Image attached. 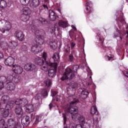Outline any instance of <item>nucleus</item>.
I'll return each instance as SVG.
<instances>
[{
    "mask_svg": "<svg viewBox=\"0 0 128 128\" xmlns=\"http://www.w3.org/2000/svg\"><path fill=\"white\" fill-rule=\"evenodd\" d=\"M58 10L60 14H62V10L60 8H58Z\"/></svg>",
    "mask_w": 128,
    "mask_h": 128,
    "instance_id": "nucleus-58",
    "label": "nucleus"
},
{
    "mask_svg": "<svg viewBox=\"0 0 128 128\" xmlns=\"http://www.w3.org/2000/svg\"><path fill=\"white\" fill-rule=\"evenodd\" d=\"M30 16L23 14H22L20 16V19L21 20H22V22H25L30 20Z\"/></svg>",
    "mask_w": 128,
    "mask_h": 128,
    "instance_id": "nucleus-34",
    "label": "nucleus"
},
{
    "mask_svg": "<svg viewBox=\"0 0 128 128\" xmlns=\"http://www.w3.org/2000/svg\"><path fill=\"white\" fill-rule=\"evenodd\" d=\"M76 46V43L74 42H72L70 44V48L71 50H74Z\"/></svg>",
    "mask_w": 128,
    "mask_h": 128,
    "instance_id": "nucleus-52",
    "label": "nucleus"
},
{
    "mask_svg": "<svg viewBox=\"0 0 128 128\" xmlns=\"http://www.w3.org/2000/svg\"><path fill=\"white\" fill-rule=\"evenodd\" d=\"M107 58H108V60H112V56H106Z\"/></svg>",
    "mask_w": 128,
    "mask_h": 128,
    "instance_id": "nucleus-57",
    "label": "nucleus"
},
{
    "mask_svg": "<svg viewBox=\"0 0 128 128\" xmlns=\"http://www.w3.org/2000/svg\"><path fill=\"white\" fill-rule=\"evenodd\" d=\"M2 58H4V53L2 52H0V60Z\"/></svg>",
    "mask_w": 128,
    "mask_h": 128,
    "instance_id": "nucleus-53",
    "label": "nucleus"
},
{
    "mask_svg": "<svg viewBox=\"0 0 128 128\" xmlns=\"http://www.w3.org/2000/svg\"><path fill=\"white\" fill-rule=\"evenodd\" d=\"M50 110H52V104H49Z\"/></svg>",
    "mask_w": 128,
    "mask_h": 128,
    "instance_id": "nucleus-59",
    "label": "nucleus"
},
{
    "mask_svg": "<svg viewBox=\"0 0 128 128\" xmlns=\"http://www.w3.org/2000/svg\"><path fill=\"white\" fill-rule=\"evenodd\" d=\"M12 70L17 74H20L24 72V69L18 65H13Z\"/></svg>",
    "mask_w": 128,
    "mask_h": 128,
    "instance_id": "nucleus-20",
    "label": "nucleus"
},
{
    "mask_svg": "<svg viewBox=\"0 0 128 128\" xmlns=\"http://www.w3.org/2000/svg\"><path fill=\"white\" fill-rule=\"evenodd\" d=\"M72 28L74 30V32H76V28L74 27V26H72Z\"/></svg>",
    "mask_w": 128,
    "mask_h": 128,
    "instance_id": "nucleus-56",
    "label": "nucleus"
},
{
    "mask_svg": "<svg viewBox=\"0 0 128 128\" xmlns=\"http://www.w3.org/2000/svg\"><path fill=\"white\" fill-rule=\"evenodd\" d=\"M14 102H9L6 104L5 108H0L2 104L0 102V118L2 116L3 118H8L10 114V110L14 108Z\"/></svg>",
    "mask_w": 128,
    "mask_h": 128,
    "instance_id": "nucleus-6",
    "label": "nucleus"
},
{
    "mask_svg": "<svg viewBox=\"0 0 128 128\" xmlns=\"http://www.w3.org/2000/svg\"><path fill=\"white\" fill-rule=\"evenodd\" d=\"M30 48L32 52H33V54H38V52H42V48L34 43L30 44Z\"/></svg>",
    "mask_w": 128,
    "mask_h": 128,
    "instance_id": "nucleus-13",
    "label": "nucleus"
},
{
    "mask_svg": "<svg viewBox=\"0 0 128 128\" xmlns=\"http://www.w3.org/2000/svg\"><path fill=\"white\" fill-rule=\"evenodd\" d=\"M46 58H48V54L46 52H43L42 57H36L34 60V62L38 66H44L45 62L46 61Z\"/></svg>",
    "mask_w": 128,
    "mask_h": 128,
    "instance_id": "nucleus-10",
    "label": "nucleus"
},
{
    "mask_svg": "<svg viewBox=\"0 0 128 128\" xmlns=\"http://www.w3.org/2000/svg\"><path fill=\"white\" fill-rule=\"evenodd\" d=\"M71 54L74 56L75 58H78L80 56V53H78V51L72 50Z\"/></svg>",
    "mask_w": 128,
    "mask_h": 128,
    "instance_id": "nucleus-47",
    "label": "nucleus"
},
{
    "mask_svg": "<svg viewBox=\"0 0 128 128\" xmlns=\"http://www.w3.org/2000/svg\"><path fill=\"white\" fill-rule=\"evenodd\" d=\"M8 46L9 48H10L11 50H14V48L18 46V42H16V41H12L9 42Z\"/></svg>",
    "mask_w": 128,
    "mask_h": 128,
    "instance_id": "nucleus-33",
    "label": "nucleus"
},
{
    "mask_svg": "<svg viewBox=\"0 0 128 128\" xmlns=\"http://www.w3.org/2000/svg\"><path fill=\"white\" fill-rule=\"evenodd\" d=\"M87 122H86V119L82 116H80L78 118L79 122L82 126H84V128H90L91 126H94L96 124H98V120H96L94 118V116H87L86 118Z\"/></svg>",
    "mask_w": 128,
    "mask_h": 128,
    "instance_id": "nucleus-4",
    "label": "nucleus"
},
{
    "mask_svg": "<svg viewBox=\"0 0 128 128\" xmlns=\"http://www.w3.org/2000/svg\"><path fill=\"white\" fill-rule=\"evenodd\" d=\"M46 62H50V61L46 60L45 62V64L44 63L43 65L40 66H41V70H44V72H46L48 70V66H50L46 64Z\"/></svg>",
    "mask_w": 128,
    "mask_h": 128,
    "instance_id": "nucleus-43",
    "label": "nucleus"
},
{
    "mask_svg": "<svg viewBox=\"0 0 128 128\" xmlns=\"http://www.w3.org/2000/svg\"><path fill=\"white\" fill-rule=\"evenodd\" d=\"M78 88H80V85L77 82H72L69 86V88L73 92H76Z\"/></svg>",
    "mask_w": 128,
    "mask_h": 128,
    "instance_id": "nucleus-29",
    "label": "nucleus"
},
{
    "mask_svg": "<svg viewBox=\"0 0 128 128\" xmlns=\"http://www.w3.org/2000/svg\"><path fill=\"white\" fill-rule=\"evenodd\" d=\"M22 107L18 105L15 108V114H18V116H22V114H24V110H22Z\"/></svg>",
    "mask_w": 128,
    "mask_h": 128,
    "instance_id": "nucleus-27",
    "label": "nucleus"
},
{
    "mask_svg": "<svg viewBox=\"0 0 128 128\" xmlns=\"http://www.w3.org/2000/svg\"><path fill=\"white\" fill-rule=\"evenodd\" d=\"M15 82L18 84L20 82V80L16 78V74H8L7 78H6V82Z\"/></svg>",
    "mask_w": 128,
    "mask_h": 128,
    "instance_id": "nucleus-15",
    "label": "nucleus"
},
{
    "mask_svg": "<svg viewBox=\"0 0 128 128\" xmlns=\"http://www.w3.org/2000/svg\"><path fill=\"white\" fill-rule=\"evenodd\" d=\"M58 24L60 26V28H66L68 26V23L66 21H64L62 20H59Z\"/></svg>",
    "mask_w": 128,
    "mask_h": 128,
    "instance_id": "nucleus-31",
    "label": "nucleus"
},
{
    "mask_svg": "<svg viewBox=\"0 0 128 128\" xmlns=\"http://www.w3.org/2000/svg\"><path fill=\"white\" fill-rule=\"evenodd\" d=\"M57 94L58 93L54 91V92H52V93L51 94V96H56Z\"/></svg>",
    "mask_w": 128,
    "mask_h": 128,
    "instance_id": "nucleus-54",
    "label": "nucleus"
},
{
    "mask_svg": "<svg viewBox=\"0 0 128 128\" xmlns=\"http://www.w3.org/2000/svg\"><path fill=\"white\" fill-rule=\"evenodd\" d=\"M120 12H122V9H120Z\"/></svg>",
    "mask_w": 128,
    "mask_h": 128,
    "instance_id": "nucleus-63",
    "label": "nucleus"
},
{
    "mask_svg": "<svg viewBox=\"0 0 128 128\" xmlns=\"http://www.w3.org/2000/svg\"><path fill=\"white\" fill-rule=\"evenodd\" d=\"M50 30L52 34L54 32V34H56V32H58V28H56L55 26H53L50 29Z\"/></svg>",
    "mask_w": 128,
    "mask_h": 128,
    "instance_id": "nucleus-44",
    "label": "nucleus"
},
{
    "mask_svg": "<svg viewBox=\"0 0 128 128\" xmlns=\"http://www.w3.org/2000/svg\"><path fill=\"white\" fill-rule=\"evenodd\" d=\"M33 32H35V34L36 36V38L35 39V42L38 44H44V36H46V33L44 32V30L42 29L35 30Z\"/></svg>",
    "mask_w": 128,
    "mask_h": 128,
    "instance_id": "nucleus-7",
    "label": "nucleus"
},
{
    "mask_svg": "<svg viewBox=\"0 0 128 128\" xmlns=\"http://www.w3.org/2000/svg\"><path fill=\"white\" fill-rule=\"evenodd\" d=\"M64 52H66V54H68V52H70V46H65Z\"/></svg>",
    "mask_w": 128,
    "mask_h": 128,
    "instance_id": "nucleus-49",
    "label": "nucleus"
},
{
    "mask_svg": "<svg viewBox=\"0 0 128 128\" xmlns=\"http://www.w3.org/2000/svg\"><path fill=\"white\" fill-rule=\"evenodd\" d=\"M90 114H96V116H98V108H96V106H92Z\"/></svg>",
    "mask_w": 128,
    "mask_h": 128,
    "instance_id": "nucleus-36",
    "label": "nucleus"
},
{
    "mask_svg": "<svg viewBox=\"0 0 128 128\" xmlns=\"http://www.w3.org/2000/svg\"><path fill=\"white\" fill-rule=\"evenodd\" d=\"M93 84L92 76H90L89 79L88 80H86L84 82H82L81 86H84V88H92Z\"/></svg>",
    "mask_w": 128,
    "mask_h": 128,
    "instance_id": "nucleus-18",
    "label": "nucleus"
},
{
    "mask_svg": "<svg viewBox=\"0 0 128 128\" xmlns=\"http://www.w3.org/2000/svg\"><path fill=\"white\" fill-rule=\"evenodd\" d=\"M4 82H6V77L4 76H0V90H2V88H4Z\"/></svg>",
    "mask_w": 128,
    "mask_h": 128,
    "instance_id": "nucleus-28",
    "label": "nucleus"
},
{
    "mask_svg": "<svg viewBox=\"0 0 128 128\" xmlns=\"http://www.w3.org/2000/svg\"><path fill=\"white\" fill-rule=\"evenodd\" d=\"M0 44H2V36H0Z\"/></svg>",
    "mask_w": 128,
    "mask_h": 128,
    "instance_id": "nucleus-60",
    "label": "nucleus"
},
{
    "mask_svg": "<svg viewBox=\"0 0 128 128\" xmlns=\"http://www.w3.org/2000/svg\"><path fill=\"white\" fill-rule=\"evenodd\" d=\"M22 14H26V16H30L32 14V11L28 7H24L22 9Z\"/></svg>",
    "mask_w": 128,
    "mask_h": 128,
    "instance_id": "nucleus-35",
    "label": "nucleus"
},
{
    "mask_svg": "<svg viewBox=\"0 0 128 128\" xmlns=\"http://www.w3.org/2000/svg\"><path fill=\"white\" fill-rule=\"evenodd\" d=\"M62 118L64 120V126H66V114H62Z\"/></svg>",
    "mask_w": 128,
    "mask_h": 128,
    "instance_id": "nucleus-51",
    "label": "nucleus"
},
{
    "mask_svg": "<svg viewBox=\"0 0 128 128\" xmlns=\"http://www.w3.org/2000/svg\"><path fill=\"white\" fill-rule=\"evenodd\" d=\"M85 8L86 9L84 12L86 14H88V12H90L94 10V8H92V2L90 0L87 1L85 5Z\"/></svg>",
    "mask_w": 128,
    "mask_h": 128,
    "instance_id": "nucleus-16",
    "label": "nucleus"
},
{
    "mask_svg": "<svg viewBox=\"0 0 128 128\" xmlns=\"http://www.w3.org/2000/svg\"><path fill=\"white\" fill-rule=\"evenodd\" d=\"M96 38V44L98 46H104V39L102 38V34L100 32L97 34Z\"/></svg>",
    "mask_w": 128,
    "mask_h": 128,
    "instance_id": "nucleus-23",
    "label": "nucleus"
},
{
    "mask_svg": "<svg viewBox=\"0 0 128 128\" xmlns=\"http://www.w3.org/2000/svg\"><path fill=\"white\" fill-rule=\"evenodd\" d=\"M30 116H24V118L21 120L22 126H23V128L24 126H28L30 124Z\"/></svg>",
    "mask_w": 128,
    "mask_h": 128,
    "instance_id": "nucleus-19",
    "label": "nucleus"
},
{
    "mask_svg": "<svg viewBox=\"0 0 128 128\" xmlns=\"http://www.w3.org/2000/svg\"><path fill=\"white\" fill-rule=\"evenodd\" d=\"M38 6H40V0H32L30 4V6L32 8H36Z\"/></svg>",
    "mask_w": 128,
    "mask_h": 128,
    "instance_id": "nucleus-30",
    "label": "nucleus"
},
{
    "mask_svg": "<svg viewBox=\"0 0 128 128\" xmlns=\"http://www.w3.org/2000/svg\"><path fill=\"white\" fill-rule=\"evenodd\" d=\"M78 94H80V96L83 98V100H86L88 96V94H90V92L88 91V90L84 88H80L78 90Z\"/></svg>",
    "mask_w": 128,
    "mask_h": 128,
    "instance_id": "nucleus-14",
    "label": "nucleus"
},
{
    "mask_svg": "<svg viewBox=\"0 0 128 128\" xmlns=\"http://www.w3.org/2000/svg\"><path fill=\"white\" fill-rule=\"evenodd\" d=\"M15 104L21 106V108H25L28 104V101L26 98H18L15 101Z\"/></svg>",
    "mask_w": 128,
    "mask_h": 128,
    "instance_id": "nucleus-12",
    "label": "nucleus"
},
{
    "mask_svg": "<svg viewBox=\"0 0 128 128\" xmlns=\"http://www.w3.org/2000/svg\"><path fill=\"white\" fill-rule=\"evenodd\" d=\"M39 10L40 12H42V10L44 12V10H48V8L46 4H43L40 7Z\"/></svg>",
    "mask_w": 128,
    "mask_h": 128,
    "instance_id": "nucleus-41",
    "label": "nucleus"
},
{
    "mask_svg": "<svg viewBox=\"0 0 128 128\" xmlns=\"http://www.w3.org/2000/svg\"><path fill=\"white\" fill-rule=\"evenodd\" d=\"M8 126H13V128L14 126L16 124V120L12 118H10L8 120Z\"/></svg>",
    "mask_w": 128,
    "mask_h": 128,
    "instance_id": "nucleus-37",
    "label": "nucleus"
},
{
    "mask_svg": "<svg viewBox=\"0 0 128 128\" xmlns=\"http://www.w3.org/2000/svg\"><path fill=\"white\" fill-rule=\"evenodd\" d=\"M48 26V22L46 20V19L40 18L38 20H33L32 22V24L30 23L28 26H29L28 28V30L29 32H36V26Z\"/></svg>",
    "mask_w": 128,
    "mask_h": 128,
    "instance_id": "nucleus-5",
    "label": "nucleus"
},
{
    "mask_svg": "<svg viewBox=\"0 0 128 128\" xmlns=\"http://www.w3.org/2000/svg\"><path fill=\"white\" fill-rule=\"evenodd\" d=\"M74 60V57L73 55L71 53L68 56V62H72Z\"/></svg>",
    "mask_w": 128,
    "mask_h": 128,
    "instance_id": "nucleus-50",
    "label": "nucleus"
},
{
    "mask_svg": "<svg viewBox=\"0 0 128 128\" xmlns=\"http://www.w3.org/2000/svg\"><path fill=\"white\" fill-rule=\"evenodd\" d=\"M46 64L52 68L48 71V76L50 78H54L56 74V68H58V64H52L50 62H46Z\"/></svg>",
    "mask_w": 128,
    "mask_h": 128,
    "instance_id": "nucleus-9",
    "label": "nucleus"
},
{
    "mask_svg": "<svg viewBox=\"0 0 128 128\" xmlns=\"http://www.w3.org/2000/svg\"><path fill=\"white\" fill-rule=\"evenodd\" d=\"M13 128H24V126H22V125L20 122H17L16 123V124L14 126Z\"/></svg>",
    "mask_w": 128,
    "mask_h": 128,
    "instance_id": "nucleus-48",
    "label": "nucleus"
},
{
    "mask_svg": "<svg viewBox=\"0 0 128 128\" xmlns=\"http://www.w3.org/2000/svg\"><path fill=\"white\" fill-rule=\"evenodd\" d=\"M78 102V100L74 98L72 102H70V106L68 108V112L72 116V118L74 119V116L78 114V107L76 106V104Z\"/></svg>",
    "mask_w": 128,
    "mask_h": 128,
    "instance_id": "nucleus-8",
    "label": "nucleus"
},
{
    "mask_svg": "<svg viewBox=\"0 0 128 128\" xmlns=\"http://www.w3.org/2000/svg\"><path fill=\"white\" fill-rule=\"evenodd\" d=\"M8 6V4L4 0H0V8H5Z\"/></svg>",
    "mask_w": 128,
    "mask_h": 128,
    "instance_id": "nucleus-40",
    "label": "nucleus"
},
{
    "mask_svg": "<svg viewBox=\"0 0 128 128\" xmlns=\"http://www.w3.org/2000/svg\"><path fill=\"white\" fill-rule=\"evenodd\" d=\"M50 48H52V50H56V48L58 46L56 44V42L54 41H50Z\"/></svg>",
    "mask_w": 128,
    "mask_h": 128,
    "instance_id": "nucleus-39",
    "label": "nucleus"
},
{
    "mask_svg": "<svg viewBox=\"0 0 128 128\" xmlns=\"http://www.w3.org/2000/svg\"><path fill=\"white\" fill-rule=\"evenodd\" d=\"M52 60H54V62H51L52 64H57L58 62H60V54L58 52L54 53L53 56L52 57Z\"/></svg>",
    "mask_w": 128,
    "mask_h": 128,
    "instance_id": "nucleus-24",
    "label": "nucleus"
},
{
    "mask_svg": "<svg viewBox=\"0 0 128 128\" xmlns=\"http://www.w3.org/2000/svg\"><path fill=\"white\" fill-rule=\"evenodd\" d=\"M0 22L1 24H6L5 27H2L0 28V32H2V34L6 33V34H10V29L12 28V24L9 22L4 20H2Z\"/></svg>",
    "mask_w": 128,
    "mask_h": 128,
    "instance_id": "nucleus-11",
    "label": "nucleus"
},
{
    "mask_svg": "<svg viewBox=\"0 0 128 128\" xmlns=\"http://www.w3.org/2000/svg\"><path fill=\"white\" fill-rule=\"evenodd\" d=\"M49 18L51 22H54L56 20V14L52 10H49Z\"/></svg>",
    "mask_w": 128,
    "mask_h": 128,
    "instance_id": "nucleus-26",
    "label": "nucleus"
},
{
    "mask_svg": "<svg viewBox=\"0 0 128 128\" xmlns=\"http://www.w3.org/2000/svg\"><path fill=\"white\" fill-rule=\"evenodd\" d=\"M48 90L46 89H42L41 90L40 94H36L34 99H33L32 102L34 104H28L24 109L26 112H36L40 108V105L42 104V96H48Z\"/></svg>",
    "mask_w": 128,
    "mask_h": 128,
    "instance_id": "nucleus-2",
    "label": "nucleus"
},
{
    "mask_svg": "<svg viewBox=\"0 0 128 128\" xmlns=\"http://www.w3.org/2000/svg\"><path fill=\"white\" fill-rule=\"evenodd\" d=\"M80 66L78 65H74L73 66H68L66 69V72L63 74V76L61 78L60 80L62 81L66 80L72 79V78L74 76V74H78V70Z\"/></svg>",
    "mask_w": 128,
    "mask_h": 128,
    "instance_id": "nucleus-3",
    "label": "nucleus"
},
{
    "mask_svg": "<svg viewBox=\"0 0 128 128\" xmlns=\"http://www.w3.org/2000/svg\"><path fill=\"white\" fill-rule=\"evenodd\" d=\"M6 128V121L4 119H1L0 120V128Z\"/></svg>",
    "mask_w": 128,
    "mask_h": 128,
    "instance_id": "nucleus-45",
    "label": "nucleus"
},
{
    "mask_svg": "<svg viewBox=\"0 0 128 128\" xmlns=\"http://www.w3.org/2000/svg\"><path fill=\"white\" fill-rule=\"evenodd\" d=\"M24 68L27 72H32L36 68V66L34 64L28 63L24 65Z\"/></svg>",
    "mask_w": 128,
    "mask_h": 128,
    "instance_id": "nucleus-17",
    "label": "nucleus"
},
{
    "mask_svg": "<svg viewBox=\"0 0 128 128\" xmlns=\"http://www.w3.org/2000/svg\"><path fill=\"white\" fill-rule=\"evenodd\" d=\"M64 128H70L68 126H64Z\"/></svg>",
    "mask_w": 128,
    "mask_h": 128,
    "instance_id": "nucleus-62",
    "label": "nucleus"
},
{
    "mask_svg": "<svg viewBox=\"0 0 128 128\" xmlns=\"http://www.w3.org/2000/svg\"><path fill=\"white\" fill-rule=\"evenodd\" d=\"M44 82L46 84V86L48 88V90H50V88H48V87L52 86V80L47 78L44 81Z\"/></svg>",
    "mask_w": 128,
    "mask_h": 128,
    "instance_id": "nucleus-42",
    "label": "nucleus"
},
{
    "mask_svg": "<svg viewBox=\"0 0 128 128\" xmlns=\"http://www.w3.org/2000/svg\"><path fill=\"white\" fill-rule=\"evenodd\" d=\"M42 114L35 116V120L34 122V124H38V122H40L42 120Z\"/></svg>",
    "mask_w": 128,
    "mask_h": 128,
    "instance_id": "nucleus-38",
    "label": "nucleus"
},
{
    "mask_svg": "<svg viewBox=\"0 0 128 128\" xmlns=\"http://www.w3.org/2000/svg\"><path fill=\"white\" fill-rule=\"evenodd\" d=\"M15 36L18 40L22 42L24 40V34L20 30L16 32Z\"/></svg>",
    "mask_w": 128,
    "mask_h": 128,
    "instance_id": "nucleus-22",
    "label": "nucleus"
},
{
    "mask_svg": "<svg viewBox=\"0 0 128 128\" xmlns=\"http://www.w3.org/2000/svg\"><path fill=\"white\" fill-rule=\"evenodd\" d=\"M126 54H127V56L128 57V48L126 49Z\"/></svg>",
    "mask_w": 128,
    "mask_h": 128,
    "instance_id": "nucleus-61",
    "label": "nucleus"
},
{
    "mask_svg": "<svg viewBox=\"0 0 128 128\" xmlns=\"http://www.w3.org/2000/svg\"><path fill=\"white\" fill-rule=\"evenodd\" d=\"M74 95L72 94V95H71V96H68V100H72V98H74Z\"/></svg>",
    "mask_w": 128,
    "mask_h": 128,
    "instance_id": "nucleus-55",
    "label": "nucleus"
},
{
    "mask_svg": "<svg viewBox=\"0 0 128 128\" xmlns=\"http://www.w3.org/2000/svg\"><path fill=\"white\" fill-rule=\"evenodd\" d=\"M6 88L8 90L12 92V90H16V84L14 82H8L6 85Z\"/></svg>",
    "mask_w": 128,
    "mask_h": 128,
    "instance_id": "nucleus-25",
    "label": "nucleus"
},
{
    "mask_svg": "<svg viewBox=\"0 0 128 128\" xmlns=\"http://www.w3.org/2000/svg\"><path fill=\"white\" fill-rule=\"evenodd\" d=\"M30 0H20V3L23 6H28L30 4Z\"/></svg>",
    "mask_w": 128,
    "mask_h": 128,
    "instance_id": "nucleus-46",
    "label": "nucleus"
},
{
    "mask_svg": "<svg viewBox=\"0 0 128 128\" xmlns=\"http://www.w3.org/2000/svg\"><path fill=\"white\" fill-rule=\"evenodd\" d=\"M1 100L2 102H3V104H8V102H14V101H10V96H6V95H4L2 97Z\"/></svg>",
    "mask_w": 128,
    "mask_h": 128,
    "instance_id": "nucleus-32",
    "label": "nucleus"
},
{
    "mask_svg": "<svg viewBox=\"0 0 128 128\" xmlns=\"http://www.w3.org/2000/svg\"><path fill=\"white\" fill-rule=\"evenodd\" d=\"M118 28H116V32L114 34V38H117L118 42H124L126 38H128V32L126 31V28H128V25L124 20V13L122 12L120 16L117 18Z\"/></svg>",
    "mask_w": 128,
    "mask_h": 128,
    "instance_id": "nucleus-1",
    "label": "nucleus"
},
{
    "mask_svg": "<svg viewBox=\"0 0 128 128\" xmlns=\"http://www.w3.org/2000/svg\"><path fill=\"white\" fill-rule=\"evenodd\" d=\"M14 62H15L14 58L10 56L5 60L4 64L6 66H14Z\"/></svg>",
    "mask_w": 128,
    "mask_h": 128,
    "instance_id": "nucleus-21",
    "label": "nucleus"
},
{
    "mask_svg": "<svg viewBox=\"0 0 128 128\" xmlns=\"http://www.w3.org/2000/svg\"><path fill=\"white\" fill-rule=\"evenodd\" d=\"M0 70H2V66L0 65Z\"/></svg>",
    "mask_w": 128,
    "mask_h": 128,
    "instance_id": "nucleus-64",
    "label": "nucleus"
}]
</instances>
